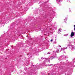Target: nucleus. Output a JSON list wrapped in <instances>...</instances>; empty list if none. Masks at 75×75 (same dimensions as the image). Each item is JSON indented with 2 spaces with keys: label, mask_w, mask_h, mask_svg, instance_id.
Returning a JSON list of instances; mask_svg holds the SVG:
<instances>
[{
  "label": "nucleus",
  "mask_w": 75,
  "mask_h": 75,
  "mask_svg": "<svg viewBox=\"0 0 75 75\" xmlns=\"http://www.w3.org/2000/svg\"><path fill=\"white\" fill-rule=\"evenodd\" d=\"M48 54H50V53H48Z\"/></svg>",
  "instance_id": "nucleus-6"
},
{
  "label": "nucleus",
  "mask_w": 75,
  "mask_h": 75,
  "mask_svg": "<svg viewBox=\"0 0 75 75\" xmlns=\"http://www.w3.org/2000/svg\"><path fill=\"white\" fill-rule=\"evenodd\" d=\"M74 31H75V27H74Z\"/></svg>",
  "instance_id": "nucleus-5"
},
{
  "label": "nucleus",
  "mask_w": 75,
  "mask_h": 75,
  "mask_svg": "<svg viewBox=\"0 0 75 75\" xmlns=\"http://www.w3.org/2000/svg\"><path fill=\"white\" fill-rule=\"evenodd\" d=\"M51 58L52 59H54V57H53V56H52L51 57Z\"/></svg>",
  "instance_id": "nucleus-2"
},
{
  "label": "nucleus",
  "mask_w": 75,
  "mask_h": 75,
  "mask_svg": "<svg viewBox=\"0 0 75 75\" xmlns=\"http://www.w3.org/2000/svg\"><path fill=\"white\" fill-rule=\"evenodd\" d=\"M61 30V28H60L59 29V31H60Z\"/></svg>",
  "instance_id": "nucleus-3"
},
{
  "label": "nucleus",
  "mask_w": 75,
  "mask_h": 75,
  "mask_svg": "<svg viewBox=\"0 0 75 75\" xmlns=\"http://www.w3.org/2000/svg\"><path fill=\"white\" fill-rule=\"evenodd\" d=\"M50 41L51 42H52V41H53V40H50Z\"/></svg>",
  "instance_id": "nucleus-4"
},
{
  "label": "nucleus",
  "mask_w": 75,
  "mask_h": 75,
  "mask_svg": "<svg viewBox=\"0 0 75 75\" xmlns=\"http://www.w3.org/2000/svg\"><path fill=\"white\" fill-rule=\"evenodd\" d=\"M74 35H75V33L73 32H72L71 33L70 36L71 37H72L74 36Z\"/></svg>",
  "instance_id": "nucleus-1"
}]
</instances>
